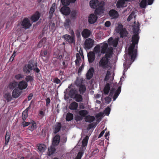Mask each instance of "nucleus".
<instances>
[{"instance_id": "obj_41", "label": "nucleus", "mask_w": 159, "mask_h": 159, "mask_svg": "<svg viewBox=\"0 0 159 159\" xmlns=\"http://www.w3.org/2000/svg\"><path fill=\"white\" fill-rule=\"evenodd\" d=\"M147 0H142L139 4L140 7L145 8L146 7Z\"/></svg>"}, {"instance_id": "obj_37", "label": "nucleus", "mask_w": 159, "mask_h": 159, "mask_svg": "<svg viewBox=\"0 0 159 159\" xmlns=\"http://www.w3.org/2000/svg\"><path fill=\"white\" fill-rule=\"evenodd\" d=\"M73 115L71 113L68 112L66 115V120L67 121H70L73 119Z\"/></svg>"}, {"instance_id": "obj_2", "label": "nucleus", "mask_w": 159, "mask_h": 159, "mask_svg": "<svg viewBox=\"0 0 159 159\" xmlns=\"http://www.w3.org/2000/svg\"><path fill=\"white\" fill-rule=\"evenodd\" d=\"M37 62H34L33 60L30 61L27 64H25L23 68V71L26 74H29L33 70L34 67L37 66Z\"/></svg>"}, {"instance_id": "obj_56", "label": "nucleus", "mask_w": 159, "mask_h": 159, "mask_svg": "<svg viewBox=\"0 0 159 159\" xmlns=\"http://www.w3.org/2000/svg\"><path fill=\"white\" fill-rule=\"evenodd\" d=\"M23 75L20 74H18L15 76V78L17 80H19L21 78H23Z\"/></svg>"}, {"instance_id": "obj_8", "label": "nucleus", "mask_w": 159, "mask_h": 159, "mask_svg": "<svg viewBox=\"0 0 159 159\" xmlns=\"http://www.w3.org/2000/svg\"><path fill=\"white\" fill-rule=\"evenodd\" d=\"M22 91L18 88H16L14 89L12 92V96L14 98H17L20 96Z\"/></svg>"}, {"instance_id": "obj_18", "label": "nucleus", "mask_w": 159, "mask_h": 159, "mask_svg": "<svg viewBox=\"0 0 159 159\" xmlns=\"http://www.w3.org/2000/svg\"><path fill=\"white\" fill-rule=\"evenodd\" d=\"M88 57L89 63H92L94 60L95 58L94 53L92 52H89L88 54Z\"/></svg>"}, {"instance_id": "obj_24", "label": "nucleus", "mask_w": 159, "mask_h": 159, "mask_svg": "<svg viewBox=\"0 0 159 159\" xmlns=\"http://www.w3.org/2000/svg\"><path fill=\"white\" fill-rule=\"evenodd\" d=\"M73 99H75L76 102H82L83 101L82 96L79 93L75 95Z\"/></svg>"}, {"instance_id": "obj_21", "label": "nucleus", "mask_w": 159, "mask_h": 159, "mask_svg": "<svg viewBox=\"0 0 159 159\" xmlns=\"http://www.w3.org/2000/svg\"><path fill=\"white\" fill-rule=\"evenodd\" d=\"M110 16L113 18H117L118 16L117 11L114 9L111 10L109 12Z\"/></svg>"}, {"instance_id": "obj_54", "label": "nucleus", "mask_w": 159, "mask_h": 159, "mask_svg": "<svg viewBox=\"0 0 159 159\" xmlns=\"http://www.w3.org/2000/svg\"><path fill=\"white\" fill-rule=\"evenodd\" d=\"M83 152H79L76 156V158L78 159H81L83 155Z\"/></svg>"}, {"instance_id": "obj_26", "label": "nucleus", "mask_w": 159, "mask_h": 159, "mask_svg": "<svg viewBox=\"0 0 159 159\" xmlns=\"http://www.w3.org/2000/svg\"><path fill=\"white\" fill-rule=\"evenodd\" d=\"M38 149L40 152H43L46 150V147L45 144L42 143L38 144Z\"/></svg>"}, {"instance_id": "obj_7", "label": "nucleus", "mask_w": 159, "mask_h": 159, "mask_svg": "<svg viewBox=\"0 0 159 159\" xmlns=\"http://www.w3.org/2000/svg\"><path fill=\"white\" fill-rule=\"evenodd\" d=\"M66 40L70 43H72L75 41L74 36H70L67 34L64 35L62 36Z\"/></svg>"}, {"instance_id": "obj_34", "label": "nucleus", "mask_w": 159, "mask_h": 159, "mask_svg": "<svg viewBox=\"0 0 159 159\" xmlns=\"http://www.w3.org/2000/svg\"><path fill=\"white\" fill-rule=\"evenodd\" d=\"M108 45L107 43H105L101 47V52L102 53L104 54L106 52L107 48H108Z\"/></svg>"}, {"instance_id": "obj_52", "label": "nucleus", "mask_w": 159, "mask_h": 159, "mask_svg": "<svg viewBox=\"0 0 159 159\" xmlns=\"http://www.w3.org/2000/svg\"><path fill=\"white\" fill-rule=\"evenodd\" d=\"M96 125V124L94 122L88 125L87 129L89 130L93 127H95Z\"/></svg>"}, {"instance_id": "obj_12", "label": "nucleus", "mask_w": 159, "mask_h": 159, "mask_svg": "<svg viewBox=\"0 0 159 159\" xmlns=\"http://www.w3.org/2000/svg\"><path fill=\"white\" fill-rule=\"evenodd\" d=\"M98 17L93 14H90L88 18V21L90 24L94 23L97 20Z\"/></svg>"}, {"instance_id": "obj_15", "label": "nucleus", "mask_w": 159, "mask_h": 159, "mask_svg": "<svg viewBox=\"0 0 159 159\" xmlns=\"http://www.w3.org/2000/svg\"><path fill=\"white\" fill-rule=\"evenodd\" d=\"M113 51L112 47H110L108 48L106 52L105 53V54L104 56L108 59L109 58H111L113 54Z\"/></svg>"}, {"instance_id": "obj_31", "label": "nucleus", "mask_w": 159, "mask_h": 159, "mask_svg": "<svg viewBox=\"0 0 159 159\" xmlns=\"http://www.w3.org/2000/svg\"><path fill=\"white\" fill-rule=\"evenodd\" d=\"M86 89L85 85L81 84L79 85V91L81 94H83L85 93Z\"/></svg>"}, {"instance_id": "obj_13", "label": "nucleus", "mask_w": 159, "mask_h": 159, "mask_svg": "<svg viewBox=\"0 0 159 159\" xmlns=\"http://www.w3.org/2000/svg\"><path fill=\"white\" fill-rule=\"evenodd\" d=\"M91 31L87 29H84L81 33L83 38L86 39L89 38L91 34Z\"/></svg>"}, {"instance_id": "obj_3", "label": "nucleus", "mask_w": 159, "mask_h": 159, "mask_svg": "<svg viewBox=\"0 0 159 159\" xmlns=\"http://www.w3.org/2000/svg\"><path fill=\"white\" fill-rule=\"evenodd\" d=\"M109 59L106 57H103L99 62V66L103 69L108 68L109 66Z\"/></svg>"}, {"instance_id": "obj_46", "label": "nucleus", "mask_w": 159, "mask_h": 159, "mask_svg": "<svg viewBox=\"0 0 159 159\" xmlns=\"http://www.w3.org/2000/svg\"><path fill=\"white\" fill-rule=\"evenodd\" d=\"M33 70L34 71L35 73L36 72L37 73L36 74L37 76H39V75H40L41 74L39 73L40 70L37 67V66L34 67Z\"/></svg>"}, {"instance_id": "obj_16", "label": "nucleus", "mask_w": 159, "mask_h": 159, "mask_svg": "<svg viewBox=\"0 0 159 159\" xmlns=\"http://www.w3.org/2000/svg\"><path fill=\"white\" fill-rule=\"evenodd\" d=\"M94 72V70L93 67H91L89 70L86 74V77L87 80H90L92 78Z\"/></svg>"}, {"instance_id": "obj_45", "label": "nucleus", "mask_w": 159, "mask_h": 159, "mask_svg": "<svg viewBox=\"0 0 159 159\" xmlns=\"http://www.w3.org/2000/svg\"><path fill=\"white\" fill-rule=\"evenodd\" d=\"M5 98L7 100L8 102H9L11 100L12 98L10 94L8 93L5 94L4 96Z\"/></svg>"}, {"instance_id": "obj_9", "label": "nucleus", "mask_w": 159, "mask_h": 159, "mask_svg": "<svg viewBox=\"0 0 159 159\" xmlns=\"http://www.w3.org/2000/svg\"><path fill=\"white\" fill-rule=\"evenodd\" d=\"M61 13L64 15H69L70 12V8L67 7L63 6L61 9Z\"/></svg>"}, {"instance_id": "obj_20", "label": "nucleus", "mask_w": 159, "mask_h": 159, "mask_svg": "<svg viewBox=\"0 0 159 159\" xmlns=\"http://www.w3.org/2000/svg\"><path fill=\"white\" fill-rule=\"evenodd\" d=\"M78 91L77 89H71L69 91V94L71 98H73L75 95L78 93Z\"/></svg>"}, {"instance_id": "obj_28", "label": "nucleus", "mask_w": 159, "mask_h": 159, "mask_svg": "<svg viewBox=\"0 0 159 159\" xmlns=\"http://www.w3.org/2000/svg\"><path fill=\"white\" fill-rule=\"evenodd\" d=\"M78 107V103L75 102H71L69 106V108L71 110H76Z\"/></svg>"}, {"instance_id": "obj_25", "label": "nucleus", "mask_w": 159, "mask_h": 159, "mask_svg": "<svg viewBox=\"0 0 159 159\" xmlns=\"http://www.w3.org/2000/svg\"><path fill=\"white\" fill-rule=\"evenodd\" d=\"M61 127V125L60 122H57L55 126L54 133L57 134L59 132Z\"/></svg>"}, {"instance_id": "obj_35", "label": "nucleus", "mask_w": 159, "mask_h": 159, "mask_svg": "<svg viewBox=\"0 0 159 159\" xmlns=\"http://www.w3.org/2000/svg\"><path fill=\"white\" fill-rule=\"evenodd\" d=\"M18 85V83L15 81H13L9 83V88L10 89H13Z\"/></svg>"}, {"instance_id": "obj_49", "label": "nucleus", "mask_w": 159, "mask_h": 159, "mask_svg": "<svg viewBox=\"0 0 159 159\" xmlns=\"http://www.w3.org/2000/svg\"><path fill=\"white\" fill-rule=\"evenodd\" d=\"M139 29L138 26H137L134 28L133 30V33L134 34H138L139 35Z\"/></svg>"}, {"instance_id": "obj_22", "label": "nucleus", "mask_w": 159, "mask_h": 159, "mask_svg": "<svg viewBox=\"0 0 159 159\" xmlns=\"http://www.w3.org/2000/svg\"><path fill=\"white\" fill-rule=\"evenodd\" d=\"M47 50H44L43 51H41L40 55L43 61L46 62L48 61L47 57Z\"/></svg>"}, {"instance_id": "obj_14", "label": "nucleus", "mask_w": 159, "mask_h": 159, "mask_svg": "<svg viewBox=\"0 0 159 159\" xmlns=\"http://www.w3.org/2000/svg\"><path fill=\"white\" fill-rule=\"evenodd\" d=\"M18 88L21 90L25 89L28 86V84L25 81L22 80L18 84Z\"/></svg>"}, {"instance_id": "obj_64", "label": "nucleus", "mask_w": 159, "mask_h": 159, "mask_svg": "<svg viewBox=\"0 0 159 159\" xmlns=\"http://www.w3.org/2000/svg\"><path fill=\"white\" fill-rule=\"evenodd\" d=\"M115 89L114 88H112L110 90V93H109V96H112L113 94H114V92L115 91Z\"/></svg>"}, {"instance_id": "obj_11", "label": "nucleus", "mask_w": 159, "mask_h": 159, "mask_svg": "<svg viewBox=\"0 0 159 159\" xmlns=\"http://www.w3.org/2000/svg\"><path fill=\"white\" fill-rule=\"evenodd\" d=\"M100 2L98 0H92L90 2V6L91 8L96 9L99 6Z\"/></svg>"}, {"instance_id": "obj_32", "label": "nucleus", "mask_w": 159, "mask_h": 159, "mask_svg": "<svg viewBox=\"0 0 159 159\" xmlns=\"http://www.w3.org/2000/svg\"><path fill=\"white\" fill-rule=\"evenodd\" d=\"M125 2V0H118L116 3L117 7L119 8L123 7Z\"/></svg>"}, {"instance_id": "obj_42", "label": "nucleus", "mask_w": 159, "mask_h": 159, "mask_svg": "<svg viewBox=\"0 0 159 159\" xmlns=\"http://www.w3.org/2000/svg\"><path fill=\"white\" fill-rule=\"evenodd\" d=\"M10 133L8 131H7L6 134L5 136V144L7 145L10 139Z\"/></svg>"}, {"instance_id": "obj_38", "label": "nucleus", "mask_w": 159, "mask_h": 159, "mask_svg": "<svg viewBox=\"0 0 159 159\" xmlns=\"http://www.w3.org/2000/svg\"><path fill=\"white\" fill-rule=\"evenodd\" d=\"M88 112L87 110H82L79 111V114L81 116V117H85L86 116V115Z\"/></svg>"}, {"instance_id": "obj_39", "label": "nucleus", "mask_w": 159, "mask_h": 159, "mask_svg": "<svg viewBox=\"0 0 159 159\" xmlns=\"http://www.w3.org/2000/svg\"><path fill=\"white\" fill-rule=\"evenodd\" d=\"M89 139V136L87 135L83 139L82 141V145L83 147H85L87 145Z\"/></svg>"}, {"instance_id": "obj_36", "label": "nucleus", "mask_w": 159, "mask_h": 159, "mask_svg": "<svg viewBox=\"0 0 159 159\" xmlns=\"http://www.w3.org/2000/svg\"><path fill=\"white\" fill-rule=\"evenodd\" d=\"M76 59L75 61V65L76 66H79L80 62L81 61V59L79 53H77L76 55Z\"/></svg>"}, {"instance_id": "obj_57", "label": "nucleus", "mask_w": 159, "mask_h": 159, "mask_svg": "<svg viewBox=\"0 0 159 159\" xmlns=\"http://www.w3.org/2000/svg\"><path fill=\"white\" fill-rule=\"evenodd\" d=\"M105 102L108 104L110 103V102L111 101V98L108 96L106 97L105 98Z\"/></svg>"}, {"instance_id": "obj_60", "label": "nucleus", "mask_w": 159, "mask_h": 159, "mask_svg": "<svg viewBox=\"0 0 159 159\" xmlns=\"http://www.w3.org/2000/svg\"><path fill=\"white\" fill-rule=\"evenodd\" d=\"M45 115V113L42 111L40 110L39 111V116L41 118H42Z\"/></svg>"}, {"instance_id": "obj_44", "label": "nucleus", "mask_w": 159, "mask_h": 159, "mask_svg": "<svg viewBox=\"0 0 159 159\" xmlns=\"http://www.w3.org/2000/svg\"><path fill=\"white\" fill-rule=\"evenodd\" d=\"M62 4L63 6H68L70 3V0H61Z\"/></svg>"}, {"instance_id": "obj_10", "label": "nucleus", "mask_w": 159, "mask_h": 159, "mask_svg": "<svg viewBox=\"0 0 159 159\" xmlns=\"http://www.w3.org/2000/svg\"><path fill=\"white\" fill-rule=\"evenodd\" d=\"M118 39H113L112 37H111L108 39V42L109 44L112 45L114 47H116L118 44Z\"/></svg>"}, {"instance_id": "obj_30", "label": "nucleus", "mask_w": 159, "mask_h": 159, "mask_svg": "<svg viewBox=\"0 0 159 159\" xmlns=\"http://www.w3.org/2000/svg\"><path fill=\"white\" fill-rule=\"evenodd\" d=\"M55 151L56 149L55 147L52 145L48 148V151L47 152V155L49 156H50L53 154Z\"/></svg>"}, {"instance_id": "obj_59", "label": "nucleus", "mask_w": 159, "mask_h": 159, "mask_svg": "<svg viewBox=\"0 0 159 159\" xmlns=\"http://www.w3.org/2000/svg\"><path fill=\"white\" fill-rule=\"evenodd\" d=\"M110 108L109 107H108L105 109L104 111V112L107 115H108L110 113Z\"/></svg>"}, {"instance_id": "obj_53", "label": "nucleus", "mask_w": 159, "mask_h": 159, "mask_svg": "<svg viewBox=\"0 0 159 159\" xmlns=\"http://www.w3.org/2000/svg\"><path fill=\"white\" fill-rule=\"evenodd\" d=\"M99 152V150L97 148H94L93 151L92 152L91 155L92 156H94L97 154Z\"/></svg>"}, {"instance_id": "obj_58", "label": "nucleus", "mask_w": 159, "mask_h": 159, "mask_svg": "<svg viewBox=\"0 0 159 159\" xmlns=\"http://www.w3.org/2000/svg\"><path fill=\"white\" fill-rule=\"evenodd\" d=\"M30 124V122H27L24 121L23 122H22V125L23 127H25L27 126Z\"/></svg>"}, {"instance_id": "obj_33", "label": "nucleus", "mask_w": 159, "mask_h": 159, "mask_svg": "<svg viewBox=\"0 0 159 159\" xmlns=\"http://www.w3.org/2000/svg\"><path fill=\"white\" fill-rule=\"evenodd\" d=\"M110 89V84L109 83H107L103 89V92L104 94L105 95L108 94Z\"/></svg>"}, {"instance_id": "obj_50", "label": "nucleus", "mask_w": 159, "mask_h": 159, "mask_svg": "<svg viewBox=\"0 0 159 159\" xmlns=\"http://www.w3.org/2000/svg\"><path fill=\"white\" fill-rule=\"evenodd\" d=\"M46 40V39L45 38H44L43 39H41L37 45V47L38 48H40V47H42V46L43 44V42L44 41H45Z\"/></svg>"}, {"instance_id": "obj_40", "label": "nucleus", "mask_w": 159, "mask_h": 159, "mask_svg": "<svg viewBox=\"0 0 159 159\" xmlns=\"http://www.w3.org/2000/svg\"><path fill=\"white\" fill-rule=\"evenodd\" d=\"M25 82H32L34 80V77L33 76L30 75H27L26 76L25 78Z\"/></svg>"}, {"instance_id": "obj_29", "label": "nucleus", "mask_w": 159, "mask_h": 159, "mask_svg": "<svg viewBox=\"0 0 159 159\" xmlns=\"http://www.w3.org/2000/svg\"><path fill=\"white\" fill-rule=\"evenodd\" d=\"M121 91V86L118 87L117 89L115 92L113 97V101H115L118 97Z\"/></svg>"}, {"instance_id": "obj_4", "label": "nucleus", "mask_w": 159, "mask_h": 159, "mask_svg": "<svg viewBox=\"0 0 159 159\" xmlns=\"http://www.w3.org/2000/svg\"><path fill=\"white\" fill-rule=\"evenodd\" d=\"M105 3L104 2H100L99 6L96 8L95 11V14L96 15H100L103 13L104 7Z\"/></svg>"}, {"instance_id": "obj_27", "label": "nucleus", "mask_w": 159, "mask_h": 159, "mask_svg": "<svg viewBox=\"0 0 159 159\" xmlns=\"http://www.w3.org/2000/svg\"><path fill=\"white\" fill-rule=\"evenodd\" d=\"M95 120V117L93 116L88 115L85 117V121L91 123L93 121Z\"/></svg>"}, {"instance_id": "obj_43", "label": "nucleus", "mask_w": 159, "mask_h": 159, "mask_svg": "<svg viewBox=\"0 0 159 159\" xmlns=\"http://www.w3.org/2000/svg\"><path fill=\"white\" fill-rule=\"evenodd\" d=\"M29 129L31 131L34 130L35 128V127L36 126V124L35 122L34 121H33L30 123V124L29 125Z\"/></svg>"}, {"instance_id": "obj_55", "label": "nucleus", "mask_w": 159, "mask_h": 159, "mask_svg": "<svg viewBox=\"0 0 159 159\" xmlns=\"http://www.w3.org/2000/svg\"><path fill=\"white\" fill-rule=\"evenodd\" d=\"M134 14V13L133 12L131 13L128 17L127 20L128 21H130L133 19Z\"/></svg>"}, {"instance_id": "obj_23", "label": "nucleus", "mask_w": 159, "mask_h": 159, "mask_svg": "<svg viewBox=\"0 0 159 159\" xmlns=\"http://www.w3.org/2000/svg\"><path fill=\"white\" fill-rule=\"evenodd\" d=\"M117 32L120 33V37L122 38L126 37L128 34V32L125 28Z\"/></svg>"}, {"instance_id": "obj_61", "label": "nucleus", "mask_w": 159, "mask_h": 159, "mask_svg": "<svg viewBox=\"0 0 159 159\" xmlns=\"http://www.w3.org/2000/svg\"><path fill=\"white\" fill-rule=\"evenodd\" d=\"M53 82L54 83H56L57 84H59L61 83V81L57 78L56 77L54 79Z\"/></svg>"}, {"instance_id": "obj_63", "label": "nucleus", "mask_w": 159, "mask_h": 159, "mask_svg": "<svg viewBox=\"0 0 159 159\" xmlns=\"http://www.w3.org/2000/svg\"><path fill=\"white\" fill-rule=\"evenodd\" d=\"M16 55V52L15 51H14L13 54H12L11 56V57L10 59V61H12L14 59Z\"/></svg>"}, {"instance_id": "obj_51", "label": "nucleus", "mask_w": 159, "mask_h": 159, "mask_svg": "<svg viewBox=\"0 0 159 159\" xmlns=\"http://www.w3.org/2000/svg\"><path fill=\"white\" fill-rule=\"evenodd\" d=\"M100 46L96 45L94 48V52L96 53H98L100 52Z\"/></svg>"}, {"instance_id": "obj_62", "label": "nucleus", "mask_w": 159, "mask_h": 159, "mask_svg": "<svg viewBox=\"0 0 159 159\" xmlns=\"http://www.w3.org/2000/svg\"><path fill=\"white\" fill-rule=\"evenodd\" d=\"M84 67V65L83 63L81 66L79 68L78 71V73H81L82 71L83 70Z\"/></svg>"}, {"instance_id": "obj_1", "label": "nucleus", "mask_w": 159, "mask_h": 159, "mask_svg": "<svg viewBox=\"0 0 159 159\" xmlns=\"http://www.w3.org/2000/svg\"><path fill=\"white\" fill-rule=\"evenodd\" d=\"M139 39V34H134L132 35L131 38L132 44L129 48L128 54L130 57V61L133 62L136 57L137 50L135 49V47L137 48L138 44Z\"/></svg>"}, {"instance_id": "obj_19", "label": "nucleus", "mask_w": 159, "mask_h": 159, "mask_svg": "<svg viewBox=\"0 0 159 159\" xmlns=\"http://www.w3.org/2000/svg\"><path fill=\"white\" fill-rule=\"evenodd\" d=\"M60 140L59 135L57 134L53 138L52 141V145L54 146H57L59 143Z\"/></svg>"}, {"instance_id": "obj_6", "label": "nucleus", "mask_w": 159, "mask_h": 159, "mask_svg": "<svg viewBox=\"0 0 159 159\" xmlns=\"http://www.w3.org/2000/svg\"><path fill=\"white\" fill-rule=\"evenodd\" d=\"M94 40L90 38H89L85 40L84 42V46L85 48L89 49L92 48L94 43Z\"/></svg>"}, {"instance_id": "obj_17", "label": "nucleus", "mask_w": 159, "mask_h": 159, "mask_svg": "<svg viewBox=\"0 0 159 159\" xmlns=\"http://www.w3.org/2000/svg\"><path fill=\"white\" fill-rule=\"evenodd\" d=\"M40 13L38 11H36L31 17V20L34 22L37 21L40 18Z\"/></svg>"}, {"instance_id": "obj_48", "label": "nucleus", "mask_w": 159, "mask_h": 159, "mask_svg": "<svg viewBox=\"0 0 159 159\" xmlns=\"http://www.w3.org/2000/svg\"><path fill=\"white\" fill-rule=\"evenodd\" d=\"M28 117V114L27 112L24 111L22 114V119L23 121H25Z\"/></svg>"}, {"instance_id": "obj_5", "label": "nucleus", "mask_w": 159, "mask_h": 159, "mask_svg": "<svg viewBox=\"0 0 159 159\" xmlns=\"http://www.w3.org/2000/svg\"><path fill=\"white\" fill-rule=\"evenodd\" d=\"M20 25L21 27L25 29H29L31 25L29 20L27 17L25 18L21 21Z\"/></svg>"}, {"instance_id": "obj_47", "label": "nucleus", "mask_w": 159, "mask_h": 159, "mask_svg": "<svg viewBox=\"0 0 159 159\" xmlns=\"http://www.w3.org/2000/svg\"><path fill=\"white\" fill-rule=\"evenodd\" d=\"M54 7H53V4H52V6L51 7L49 12V13L50 14V16L51 17L50 19H51V17H52V15L53 13L54 12Z\"/></svg>"}]
</instances>
